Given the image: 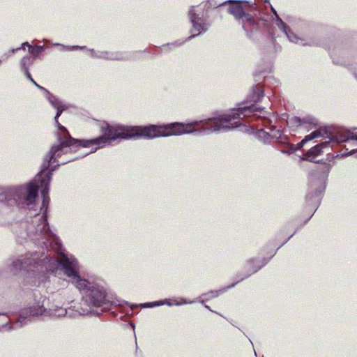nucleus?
I'll return each mask as SVG.
<instances>
[{
  "label": "nucleus",
  "mask_w": 357,
  "mask_h": 357,
  "mask_svg": "<svg viewBox=\"0 0 357 357\" xmlns=\"http://www.w3.org/2000/svg\"><path fill=\"white\" fill-rule=\"evenodd\" d=\"M102 135L91 139L77 140L72 138L69 134L61 135L59 137V144L52 146L42 165V170L33 181L27 185L4 189L0 192V208L3 210L6 206H15L17 201H22L29 211H37L36 199L38 190L40 188L43 197L42 205L39 211L34 215L31 222L25 224L26 236L38 245L48 246H59V240L50 231L47 220V210L50 198L48 197L49 185L51 181V172L60 165L77 159L78 157L67 156L72 152L80 151L84 148L90 149L89 152L82 153V156L93 153L110 144L116 139H131L137 137L153 139L160 137H169L185 134H199V120L183 123H171L165 125H150L148 126H128L123 125H109L102 123L100 125Z\"/></svg>",
  "instance_id": "nucleus-1"
},
{
  "label": "nucleus",
  "mask_w": 357,
  "mask_h": 357,
  "mask_svg": "<svg viewBox=\"0 0 357 357\" xmlns=\"http://www.w3.org/2000/svg\"><path fill=\"white\" fill-rule=\"evenodd\" d=\"M74 259L77 260L73 256H68L62 254L59 259H54L45 255L44 253L40 254L37 252L26 254L13 261L10 265V271L13 273L19 271H34L41 273L45 272L56 273L59 268H61L66 275L65 266L67 261Z\"/></svg>",
  "instance_id": "nucleus-2"
},
{
  "label": "nucleus",
  "mask_w": 357,
  "mask_h": 357,
  "mask_svg": "<svg viewBox=\"0 0 357 357\" xmlns=\"http://www.w3.org/2000/svg\"><path fill=\"white\" fill-rule=\"evenodd\" d=\"M79 263L74 259L66 263V275L77 289L85 294L84 300L87 305L93 307L102 306L106 298L104 282L100 280L89 281L82 278L79 275Z\"/></svg>",
  "instance_id": "nucleus-3"
},
{
  "label": "nucleus",
  "mask_w": 357,
  "mask_h": 357,
  "mask_svg": "<svg viewBox=\"0 0 357 357\" xmlns=\"http://www.w3.org/2000/svg\"><path fill=\"white\" fill-rule=\"evenodd\" d=\"M350 141L352 142L353 145L356 146V148L351 149L347 154L348 155L354 154L355 153H352V150L357 149V128H354L353 130L347 129L339 130L335 134L331 135L328 141L320 143L310 149L305 154V160L313 161L316 157L322 153L323 149L328 146L331 143L341 144Z\"/></svg>",
  "instance_id": "nucleus-4"
},
{
  "label": "nucleus",
  "mask_w": 357,
  "mask_h": 357,
  "mask_svg": "<svg viewBox=\"0 0 357 357\" xmlns=\"http://www.w3.org/2000/svg\"><path fill=\"white\" fill-rule=\"evenodd\" d=\"M208 9V6L206 2H203L190 8L188 16L192 24L191 33H192L190 38L199 36L208 29L210 23L207 17Z\"/></svg>",
  "instance_id": "nucleus-5"
},
{
  "label": "nucleus",
  "mask_w": 357,
  "mask_h": 357,
  "mask_svg": "<svg viewBox=\"0 0 357 357\" xmlns=\"http://www.w3.org/2000/svg\"><path fill=\"white\" fill-rule=\"evenodd\" d=\"M43 301L44 299L40 297L36 303L24 309L20 315L19 321L30 317L48 316V309L44 307Z\"/></svg>",
  "instance_id": "nucleus-6"
},
{
  "label": "nucleus",
  "mask_w": 357,
  "mask_h": 357,
  "mask_svg": "<svg viewBox=\"0 0 357 357\" xmlns=\"http://www.w3.org/2000/svg\"><path fill=\"white\" fill-rule=\"evenodd\" d=\"M274 15H275V25L285 34L291 43L305 45L306 43L304 40L301 38L298 37L293 32L291 31L289 27L285 24L282 19L278 16L277 12L273 10Z\"/></svg>",
  "instance_id": "nucleus-7"
},
{
  "label": "nucleus",
  "mask_w": 357,
  "mask_h": 357,
  "mask_svg": "<svg viewBox=\"0 0 357 357\" xmlns=\"http://www.w3.org/2000/svg\"><path fill=\"white\" fill-rule=\"evenodd\" d=\"M47 100L51 105L56 109V114L54 119L60 133L61 135H68V132L66 128L61 126L58 121L59 117L61 116L62 112L68 108V107L54 96H48Z\"/></svg>",
  "instance_id": "nucleus-8"
},
{
  "label": "nucleus",
  "mask_w": 357,
  "mask_h": 357,
  "mask_svg": "<svg viewBox=\"0 0 357 357\" xmlns=\"http://www.w3.org/2000/svg\"><path fill=\"white\" fill-rule=\"evenodd\" d=\"M287 124L292 130L301 129L309 130L315 127L316 122L312 118L301 119L300 118L294 116L287 121Z\"/></svg>",
  "instance_id": "nucleus-9"
},
{
  "label": "nucleus",
  "mask_w": 357,
  "mask_h": 357,
  "mask_svg": "<svg viewBox=\"0 0 357 357\" xmlns=\"http://www.w3.org/2000/svg\"><path fill=\"white\" fill-rule=\"evenodd\" d=\"M90 56L93 58L105 59L109 60H123L126 59L128 56L119 52H95L93 50H89Z\"/></svg>",
  "instance_id": "nucleus-10"
},
{
  "label": "nucleus",
  "mask_w": 357,
  "mask_h": 357,
  "mask_svg": "<svg viewBox=\"0 0 357 357\" xmlns=\"http://www.w3.org/2000/svg\"><path fill=\"white\" fill-rule=\"evenodd\" d=\"M89 312L88 310H83L82 311L76 310L75 314H71L67 309L63 308L59 305H54L48 308V316L54 317H62L68 315L72 317L77 314H84Z\"/></svg>",
  "instance_id": "nucleus-11"
},
{
  "label": "nucleus",
  "mask_w": 357,
  "mask_h": 357,
  "mask_svg": "<svg viewBox=\"0 0 357 357\" xmlns=\"http://www.w3.org/2000/svg\"><path fill=\"white\" fill-rule=\"evenodd\" d=\"M229 12L238 21L243 18L245 13V8L240 2L233 3L229 8Z\"/></svg>",
  "instance_id": "nucleus-12"
},
{
  "label": "nucleus",
  "mask_w": 357,
  "mask_h": 357,
  "mask_svg": "<svg viewBox=\"0 0 357 357\" xmlns=\"http://www.w3.org/2000/svg\"><path fill=\"white\" fill-rule=\"evenodd\" d=\"M324 133H325V132L322 131L321 130H317L313 131L310 135H306L305 137V138L297 144L296 148H293V146L291 145V151H294L296 149H301L305 143H307L309 141L312 140L313 139L324 137Z\"/></svg>",
  "instance_id": "nucleus-13"
},
{
  "label": "nucleus",
  "mask_w": 357,
  "mask_h": 357,
  "mask_svg": "<svg viewBox=\"0 0 357 357\" xmlns=\"http://www.w3.org/2000/svg\"><path fill=\"white\" fill-rule=\"evenodd\" d=\"M240 21H241L243 28L245 31L248 29V25L255 24V20L252 16L246 12L245 13V15H243V18L241 19Z\"/></svg>",
  "instance_id": "nucleus-14"
},
{
  "label": "nucleus",
  "mask_w": 357,
  "mask_h": 357,
  "mask_svg": "<svg viewBox=\"0 0 357 357\" xmlns=\"http://www.w3.org/2000/svg\"><path fill=\"white\" fill-rule=\"evenodd\" d=\"M192 303H193V301H188L187 300H185L184 298H181V301H179V302L176 301V300H173L172 302L169 299L162 300V305H167L168 306H172V305L178 306V305H185V304H191Z\"/></svg>",
  "instance_id": "nucleus-15"
},
{
  "label": "nucleus",
  "mask_w": 357,
  "mask_h": 357,
  "mask_svg": "<svg viewBox=\"0 0 357 357\" xmlns=\"http://www.w3.org/2000/svg\"><path fill=\"white\" fill-rule=\"evenodd\" d=\"M32 63V61L31 60V58L29 56H24L22 60H21V62H20V66H21V70L23 71V70H29V67L30 66V65Z\"/></svg>",
  "instance_id": "nucleus-16"
},
{
  "label": "nucleus",
  "mask_w": 357,
  "mask_h": 357,
  "mask_svg": "<svg viewBox=\"0 0 357 357\" xmlns=\"http://www.w3.org/2000/svg\"><path fill=\"white\" fill-rule=\"evenodd\" d=\"M44 50V47L40 45L29 46V52L35 56H38Z\"/></svg>",
  "instance_id": "nucleus-17"
},
{
  "label": "nucleus",
  "mask_w": 357,
  "mask_h": 357,
  "mask_svg": "<svg viewBox=\"0 0 357 357\" xmlns=\"http://www.w3.org/2000/svg\"><path fill=\"white\" fill-rule=\"evenodd\" d=\"M160 305H162V301L149 302V303H145L144 304H140V306H142V307H153L160 306Z\"/></svg>",
  "instance_id": "nucleus-18"
},
{
  "label": "nucleus",
  "mask_w": 357,
  "mask_h": 357,
  "mask_svg": "<svg viewBox=\"0 0 357 357\" xmlns=\"http://www.w3.org/2000/svg\"><path fill=\"white\" fill-rule=\"evenodd\" d=\"M224 291H225L224 289H221V290H218V291H211L207 294L202 295V297L208 296V298H207L206 299L215 298V297H218L220 295V294H222Z\"/></svg>",
  "instance_id": "nucleus-19"
},
{
  "label": "nucleus",
  "mask_w": 357,
  "mask_h": 357,
  "mask_svg": "<svg viewBox=\"0 0 357 357\" xmlns=\"http://www.w3.org/2000/svg\"><path fill=\"white\" fill-rule=\"evenodd\" d=\"M53 45H56V46H62L63 48H66V50H84L86 48L85 46H78V45H75V46H64L61 44H59V43H54L53 44Z\"/></svg>",
  "instance_id": "nucleus-20"
},
{
  "label": "nucleus",
  "mask_w": 357,
  "mask_h": 357,
  "mask_svg": "<svg viewBox=\"0 0 357 357\" xmlns=\"http://www.w3.org/2000/svg\"><path fill=\"white\" fill-rule=\"evenodd\" d=\"M20 48H13L6 52H5L2 56V61L8 59L12 54H13L15 52L18 51Z\"/></svg>",
  "instance_id": "nucleus-21"
},
{
  "label": "nucleus",
  "mask_w": 357,
  "mask_h": 357,
  "mask_svg": "<svg viewBox=\"0 0 357 357\" xmlns=\"http://www.w3.org/2000/svg\"><path fill=\"white\" fill-rule=\"evenodd\" d=\"M257 135L259 138L264 139L268 137V134L267 132H265L262 129L259 130Z\"/></svg>",
  "instance_id": "nucleus-22"
},
{
  "label": "nucleus",
  "mask_w": 357,
  "mask_h": 357,
  "mask_svg": "<svg viewBox=\"0 0 357 357\" xmlns=\"http://www.w3.org/2000/svg\"><path fill=\"white\" fill-rule=\"evenodd\" d=\"M25 76L29 79L31 80L32 82H34V80L32 79L31 77V75L30 74V73L29 72V70H23Z\"/></svg>",
  "instance_id": "nucleus-23"
},
{
  "label": "nucleus",
  "mask_w": 357,
  "mask_h": 357,
  "mask_svg": "<svg viewBox=\"0 0 357 357\" xmlns=\"http://www.w3.org/2000/svg\"><path fill=\"white\" fill-rule=\"evenodd\" d=\"M112 303H114L115 305H123V304H128L127 302H126L124 301H119L118 299H116V301H112Z\"/></svg>",
  "instance_id": "nucleus-24"
},
{
  "label": "nucleus",
  "mask_w": 357,
  "mask_h": 357,
  "mask_svg": "<svg viewBox=\"0 0 357 357\" xmlns=\"http://www.w3.org/2000/svg\"><path fill=\"white\" fill-rule=\"evenodd\" d=\"M38 88L39 89H40L41 91H44L45 93V95H46V98H47L48 96H52V94H50V93L47 90L45 89L44 87L41 86H38Z\"/></svg>",
  "instance_id": "nucleus-25"
},
{
  "label": "nucleus",
  "mask_w": 357,
  "mask_h": 357,
  "mask_svg": "<svg viewBox=\"0 0 357 357\" xmlns=\"http://www.w3.org/2000/svg\"><path fill=\"white\" fill-rule=\"evenodd\" d=\"M25 46H26V47H28L29 48V46H31V45L29 44V43H28V42H25V43H23L21 45V47H20L19 48H20V49H24Z\"/></svg>",
  "instance_id": "nucleus-26"
},
{
  "label": "nucleus",
  "mask_w": 357,
  "mask_h": 357,
  "mask_svg": "<svg viewBox=\"0 0 357 357\" xmlns=\"http://www.w3.org/2000/svg\"><path fill=\"white\" fill-rule=\"evenodd\" d=\"M354 75L355 77H356V79H357V66H356V68L355 69V71H354Z\"/></svg>",
  "instance_id": "nucleus-27"
},
{
  "label": "nucleus",
  "mask_w": 357,
  "mask_h": 357,
  "mask_svg": "<svg viewBox=\"0 0 357 357\" xmlns=\"http://www.w3.org/2000/svg\"><path fill=\"white\" fill-rule=\"evenodd\" d=\"M137 305H130V308L131 309H134V307H137Z\"/></svg>",
  "instance_id": "nucleus-28"
},
{
  "label": "nucleus",
  "mask_w": 357,
  "mask_h": 357,
  "mask_svg": "<svg viewBox=\"0 0 357 357\" xmlns=\"http://www.w3.org/2000/svg\"><path fill=\"white\" fill-rule=\"evenodd\" d=\"M257 268H255V269H254V270H252V271L251 273H255V272H257Z\"/></svg>",
  "instance_id": "nucleus-29"
},
{
  "label": "nucleus",
  "mask_w": 357,
  "mask_h": 357,
  "mask_svg": "<svg viewBox=\"0 0 357 357\" xmlns=\"http://www.w3.org/2000/svg\"><path fill=\"white\" fill-rule=\"evenodd\" d=\"M357 153V149H354V150H352V153Z\"/></svg>",
  "instance_id": "nucleus-30"
},
{
  "label": "nucleus",
  "mask_w": 357,
  "mask_h": 357,
  "mask_svg": "<svg viewBox=\"0 0 357 357\" xmlns=\"http://www.w3.org/2000/svg\"><path fill=\"white\" fill-rule=\"evenodd\" d=\"M37 87L39 86L35 81L33 82Z\"/></svg>",
  "instance_id": "nucleus-31"
},
{
  "label": "nucleus",
  "mask_w": 357,
  "mask_h": 357,
  "mask_svg": "<svg viewBox=\"0 0 357 357\" xmlns=\"http://www.w3.org/2000/svg\"><path fill=\"white\" fill-rule=\"evenodd\" d=\"M234 287V284H232L231 286H229L227 288L229 289V288H231V287Z\"/></svg>",
  "instance_id": "nucleus-32"
},
{
  "label": "nucleus",
  "mask_w": 357,
  "mask_h": 357,
  "mask_svg": "<svg viewBox=\"0 0 357 357\" xmlns=\"http://www.w3.org/2000/svg\"><path fill=\"white\" fill-rule=\"evenodd\" d=\"M22 238H25L24 235L23 234H20Z\"/></svg>",
  "instance_id": "nucleus-33"
},
{
  "label": "nucleus",
  "mask_w": 357,
  "mask_h": 357,
  "mask_svg": "<svg viewBox=\"0 0 357 357\" xmlns=\"http://www.w3.org/2000/svg\"><path fill=\"white\" fill-rule=\"evenodd\" d=\"M168 45L172 46V45H175V44L174 43H171V44H169Z\"/></svg>",
  "instance_id": "nucleus-34"
},
{
  "label": "nucleus",
  "mask_w": 357,
  "mask_h": 357,
  "mask_svg": "<svg viewBox=\"0 0 357 357\" xmlns=\"http://www.w3.org/2000/svg\"><path fill=\"white\" fill-rule=\"evenodd\" d=\"M251 262H252V261H248V265H250V264H251Z\"/></svg>",
  "instance_id": "nucleus-35"
}]
</instances>
